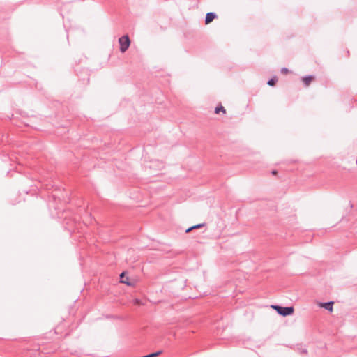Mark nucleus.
<instances>
[{
  "label": "nucleus",
  "mask_w": 357,
  "mask_h": 357,
  "mask_svg": "<svg viewBox=\"0 0 357 357\" xmlns=\"http://www.w3.org/2000/svg\"><path fill=\"white\" fill-rule=\"evenodd\" d=\"M271 307L276 310L277 313L282 317L291 315L294 312L292 306L283 307L278 305H272Z\"/></svg>",
  "instance_id": "f257e3e1"
},
{
  "label": "nucleus",
  "mask_w": 357,
  "mask_h": 357,
  "mask_svg": "<svg viewBox=\"0 0 357 357\" xmlns=\"http://www.w3.org/2000/svg\"><path fill=\"white\" fill-rule=\"evenodd\" d=\"M119 43L120 45V51L125 52L130 45V40L128 35L123 36L119 38Z\"/></svg>",
  "instance_id": "f03ea898"
},
{
  "label": "nucleus",
  "mask_w": 357,
  "mask_h": 357,
  "mask_svg": "<svg viewBox=\"0 0 357 357\" xmlns=\"http://www.w3.org/2000/svg\"><path fill=\"white\" fill-rule=\"evenodd\" d=\"M333 304H334L333 301H328V302H321V303H319V305L321 307H323V308L326 309V310L329 311L330 312H332L333 310Z\"/></svg>",
  "instance_id": "7ed1b4c3"
},
{
  "label": "nucleus",
  "mask_w": 357,
  "mask_h": 357,
  "mask_svg": "<svg viewBox=\"0 0 357 357\" xmlns=\"http://www.w3.org/2000/svg\"><path fill=\"white\" fill-rule=\"evenodd\" d=\"M217 17H218V15L214 12H209V13H206V17H205V24H208Z\"/></svg>",
  "instance_id": "20e7f679"
},
{
  "label": "nucleus",
  "mask_w": 357,
  "mask_h": 357,
  "mask_svg": "<svg viewBox=\"0 0 357 357\" xmlns=\"http://www.w3.org/2000/svg\"><path fill=\"white\" fill-rule=\"evenodd\" d=\"M119 276H120V282L123 283L128 286L132 285V284L130 282L128 277L126 275V272H122Z\"/></svg>",
  "instance_id": "39448f33"
},
{
  "label": "nucleus",
  "mask_w": 357,
  "mask_h": 357,
  "mask_svg": "<svg viewBox=\"0 0 357 357\" xmlns=\"http://www.w3.org/2000/svg\"><path fill=\"white\" fill-rule=\"evenodd\" d=\"M314 77L312 75H305L302 77V81L305 86H308L310 82L314 79Z\"/></svg>",
  "instance_id": "423d86ee"
},
{
  "label": "nucleus",
  "mask_w": 357,
  "mask_h": 357,
  "mask_svg": "<svg viewBox=\"0 0 357 357\" xmlns=\"http://www.w3.org/2000/svg\"><path fill=\"white\" fill-rule=\"evenodd\" d=\"M296 350L300 354H306L307 353V349L303 348L301 344H297L296 346Z\"/></svg>",
  "instance_id": "0eeeda50"
},
{
  "label": "nucleus",
  "mask_w": 357,
  "mask_h": 357,
  "mask_svg": "<svg viewBox=\"0 0 357 357\" xmlns=\"http://www.w3.org/2000/svg\"><path fill=\"white\" fill-rule=\"evenodd\" d=\"M204 225V223H200V224H197V225H195L194 226H192L190 227H188L186 230H185V233H189L190 231H191L192 229H198V228H201Z\"/></svg>",
  "instance_id": "6e6552de"
},
{
  "label": "nucleus",
  "mask_w": 357,
  "mask_h": 357,
  "mask_svg": "<svg viewBox=\"0 0 357 357\" xmlns=\"http://www.w3.org/2000/svg\"><path fill=\"white\" fill-rule=\"evenodd\" d=\"M278 82V77L276 76H273L271 77L267 82L268 85L270 86H274Z\"/></svg>",
  "instance_id": "1a4fd4ad"
},
{
  "label": "nucleus",
  "mask_w": 357,
  "mask_h": 357,
  "mask_svg": "<svg viewBox=\"0 0 357 357\" xmlns=\"http://www.w3.org/2000/svg\"><path fill=\"white\" fill-rule=\"evenodd\" d=\"M220 112H222L223 113H225L226 111L225 109V108L221 105H218L215 108V114H219Z\"/></svg>",
  "instance_id": "9d476101"
},
{
  "label": "nucleus",
  "mask_w": 357,
  "mask_h": 357,
  "mask_svg": "<svg viewBox=\"0 0 357 357\" xmlns=\"http://www.w3.org/2000/svg\"><path fill=\"white\" fill-rule=\"evenodd\" d=\"M280 71H281L282 73L287 74V73H289V69L285 68V67H283V68H281Z\"/></svg>",
  "instance_id": "9b49d317"
},
{
  "label": "nucleus",
  "mask_w": 357,
  "mask_h": 357,
  "mask_svg": "<svg viewBox=\"0 0 357 357\" xmlns=\"http://www.w3.org/2000/svg\"><path fill=\"white\" fill-rule=\"evenodd\" d=\"M52 197H53V198H54V199H56V198H58V199H61V197H60L59 195H57V194H53V195H52Z\"/></svg>",
  "instance_id": "f8f14e48"
},
{
  "label": "nucleus",
  "mask_w": 357,
  "mask_h": 357,
  "mask_svg": "<svg viewBox=\"0 0 357 357\" xmlns=\"http://www.w3.org/2000/svg\"><path fill=\"white\" fill-rule=\"evenodd\" d=\"M277 173H278V172H277L276 170H273V171L271 172V174H272L273 175H276V174H277Z\"/></svg>",
  "instance_id": "ddd939ff"
},
{
  "label": "nucleus",
  "mask_w": 357,
  "mask_h": 357,
  "mask_svg": "<svg viewBox=\"0 0 357 357\" xmlns=\"http://www.w3.org/2000/svg\"><path fill=\"white\" fill-rule=\"evenodd\" d=\"M139 302V301L138 299H136V300H135V303H138Z\"/></svg>",
  "instance_id": "4468645a"
}]
</instances>
